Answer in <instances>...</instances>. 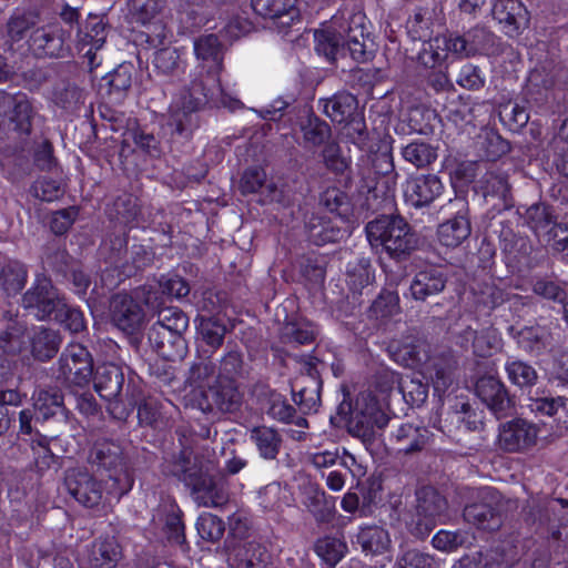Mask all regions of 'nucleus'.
<instances>
[{
	"mask_svg": "<svg viewBox=\"0 0 568 568\" xmlns=\"http://www.w3.org/2000/svg\"><path fill=\"white\" fill-rule=\"evenodd\" d=\"M316 329L308 322L287 323L283 328V338L287 343L310 344L314 341Z\"/></svg>",
	"mask_w": 568,
	"mask_h": 568,
	"instance_id": "864d4df0",
	"label": "nucleus"
},
{
	"mask_svg": "<svg viewBox=\"0 0 568 568\" xmlns=\"http://www.w3.org/2000/svg\"><path fill=\"white\" fill-rule=\"evenodd\" d=\"M166 0H129L131 18L145 27L142 36L152 48H160L171 42L172 32L162 19Z\"/></svg>",
	"mask_w": 568,
	"mask_h": 568,
	"instance_id": "6e6552de",
	"label": "nucleus"
},
{
	"mask_svg": "<svg viewBox=\"0 0 568 568\" xmlns=\"http://www.w3.org/2000/svg\"><path fill=\"white\" fill-rule=\"evenodd\" d=\"M215 365L211 362L202 361L191 366L186 382L190 386L201 389V393L205 387L207 389L211 382L214 378Z\"/></svg>",
	"mask_w": 568,
	"mask_h": 568,
	"instance_id": "5fc2aeb1",
	"label": "nucleus"
},
{
	"mask_svg": "<svg viewBox=\"0 0 568 568\" xmlns=\"http://www.w3.org/2000/svg\"><path fill=\"white\" fill-rule=\"evenodd\" d=\"M59 371L65 382L83 387L93 374L91 355L82 345L71 344L60 357Z\"/></svg>",
	"mask_w": 568,
	"mask_h": 568,
	"instance_id": "2eb2a0df",
	"label": "nucleus"
},
{
	"mask_svg": "<svg viewBox=\"0 0 568 568\" xmlns=\"http://www.w3.org/2000/svg\"><path fill=\"white\" fill-rule=\"evenodd\" d=\"M32 114L31 103L24 94L0 91V132L29 134Z\"/></svg>",
	"mask_w": 568,
	"mask_h": 568,
	"instance_id": "f8f14e48",
	"label": "nucleus"
},
{
	"mask_svg": "<svg viewBox=\"0 0 568 568\" xmlns=\"http://www.w3.org/2000/svg\"><path fill=\"white\" fill-rule=\"evenodd\" d=\"M119 559L120 551L114 541H99L92 549V568H116Z\"/></svg>",
	"mask_w": 568,
	"mask_h": 568,
	"instance_id": "09e8293b",
	"label": "nucleus"
},
{
	"mask_svg": "<svg viewBox=\"0 0 568 568\" xmlns=\"http://www.w3.org/2000/svg\"><path fill=\"white\" fill-rule=\"evenodd\" d=\"M517 342L523 349L535 355L550 352L555 346L552 333L544 326L523 328L518 332Z\"/></svg>",
	"mask_w": 568,
	"mask_h": 568,
	"instance_id": "c756f323",
	"label": "nucleus"
},
{
	"mask_svg": "<svg viewBox=\"0 0 568 568\" xmlns=\"http://www.w3.org/2000/svg\"><path fill=\"white\" fill-rule=\"evenodd\" d=\"M187 327L189 318L181 310L165 307L159 311L158 322L151 327L149 338L163 357L182 358L186 348L182 334Z\"/></svg>",
	"mask_w": 568,
	"mask_h": 568,
	"instance_id": "0eeeda50",
	"label": "nucleus"
},
{
	"mask_svg": "<svg viewBox=\"0 0 568 568\" xmlns=\"http://www.w3.org/2000/svg\"><path fill=\"white\" fill-rule=\"evenodd\" d=\"M26 344L23 329L16 326L0 335V347L4 353L16 354L22 351Z\"/></svg>",
	"mask_w": 568,
	"mask_h": 568,
	"instance_id": "774afa93",
	"label": "nucleus"
},
{
	"mask_svg": "<svg viewBox=\"0 0 568 568\" xmlns=\"http://www.w3.org/2000/svg\"><path fill=\"white\" fill-rule=\"evenodd\" d=\"M470 234V223L462 214L442 223L437 230V237L442 245L447 247H457Z\"/></svg>",
	"mask_w": 568,
	"mask_h": 568,
	"instance_id": "72a5a7b5",
	"label": "nucleus"
},
{
	"mask_svg": "<svg viewBox=\"0 0 568 568\" xmlns=\"http://www.w3.org/2000/svg\"><path fill=\"white\" fill-rule=\"evenodd\" d=\"M323 112L336 123H345L357 112V99L346 92H341L329 99L321 100Z\"/></svg>",
	"mask_w": 568,
	"mask_h": 568,
	"instance_id": "7c9ffc66",
	"label": "nucleus"
},
{
	"mask_svg": "<svg viewBox=\"0 0 568 568\" xmlns=\"http://www.w3.org/2000/svg\"><path fill=\"white\" fill-rule=\"evenodd\" d=\"M194 53L201 61L197 74L191 87L176 97L170 104L166 125L172 134L189 138L197 126L196 111L204 103L212 101L236 109L241 106L237 99L229 98L220 83L222 69V44L215 34H205L195 39Z\"/></svg>",
	"mask_w": 568,
	"mask_h": 568,
	"instance_id": "f257e3e1",
	"label": "nucleus"
},
{
	"mask_svg": "<svg viewBox=\"0 0 568 568\" xmlns=\"http://www.w3.org/2000/svg\"><path fill=\"white\" fill-rule=\"evenodd\" d=\"M266 174L262 169L253 168L244 172L241 180V189L243 193H255L261 190L263 202H281L283 199L282 191L273 182L264 185Z\"/></svg>",
	"mask_w": 568,
	"mask_h": 568,
	"instance_id": "c85d7f7f",
	"label": "nucleus"
},
{
	"mask_svg": "<svg viewBox=\"0 0 568 568\" xmlns=\"http://www.w3.org/2000/svg\"><path fill=\"white\" fill-rule=\"evenodd\" d=\"M363 17L355 14L349 24L346 26L345 50L357 62H364L369 59L371 52L367 42L371 41L362 23Z\"/></svg>",
	"mask_w": 568,
	"mask_h": 568,
	"instance_id": "bb28decb",
	"label": "nucleus"
},
{
	"mask_svg": "<svg viewBox=\"0 0 568 568\" xmlns=\"http://www.w3.org/2000/svg\"><path fill=\"white\" fill-rule=\"evenodd\" d=\"M38 21L39 17L33 11H14L7 22V42L14 43L23 40Z\"/></svg>",
	"mask_w": 568,
	"mask_h": 568,
	"instance_id": "4c0bfd02",
	"label": "nucleus"
},
{
	"mask_svg": "<svg viewBox=\"0 0 568 568\" xmlns=\"http://www.w3.org/2000/svg\"><path fill=\"white\" fill-rule=\"evenodd\" d=\"M446 285V278L442 270L429 267L419 271L413 278L409 292L414 300L425 301L427 297L440 293Z\"/></svg>",
	"mask_w": 568,
	"mask_h": 568,
	"instance_id": "393cba45",
	"label": "nucleus"
},
{
	"mask_svg": "<svg viewBox=\"0 0 568 568\" xmlns=\"http://www.w3.org/2000/svg\"><path fill=\"white\" fill-rule=\"evenodd\" d=\"M106 37V22L98 14H90L78 32L77 48L88 59L91 69L100 64L97 60V51L103 47Z\"/></svg>",
	"mask_w": 568,
	"mask_h": 568,
	"instance_id": "f3484780",
	"label": "nucleus"
},
{
	"mask_svg": "<svg viewBox=\"0 0 568 568\" xmlns=\"http://www.w3.org/2000/svg\"><path fill=\"white\" fill-rule=\"evenodd\" d=\"M381 417L376 399L371 394H359L351 412V424L357 433L366 435L375 425L382 427Z\"/></svg>",
	"mask_w": 568,
	"mask_h": 568,
	"instance_id": "b1692460",
	"label": "nucleus"
},
{
	"mask_svg": "<svg viewBox=\"0 0 568 568\" xmlns=\"http://www.w3.org/2000/svg\"><path fill=\"white\" fill-rule=\"evenodd\" d=\"M346 544L337 537H323L315 544L316 554L331 567H334L346 554Z\"/></svg>",
	"mask_w": 568,
	"mask_h": 568,
	"instance_id": "a18cd8bd",
	"label": "nucleus"
},
{
	"mask_svg": "<svg viewBox=\"0 0 568 568\" xmlns=\"http://www.w3.org/2000/svg\"><path fill=\"white\" fill-rule=\"evenodd\" d=\"M266 554L256 542H244L233 548L229 556L234 568H266Z\"/></svg>",
	"mask_w": 568,
	"mask_h": 568,
	"instance_id": "473e14b6",
	"label": "nucleus"
},
{
	"mask_svg": "<svg viewBox=\"0 0 568 568\" xmlns=\"http://www.w3.org/2000/svg\"><path fill=\"white\" fill-rule=\"evenodd\" d=\"M152 308L160 305V297L154 284H145L134 290L133 295L118 293L110 301V318L119 329L133 334L139 331L145 321L144 312L139 303Z\"/></svg>",
	"mask_w": 568,
	"mask_h": 568,
	"instance_id": "20e7f679",
	"label": "nucleus"
},
{
	"mask_svg": "<svg viewBox=\"0 0 568 568\" xmlns=\"http://www.w3.org/2000/svg\"><path fill=\"white\" fill-rule=\"evenodd\" d=\"M456 82L466 90H479L485 85V77L478 67L467 63L460 69Z\"/></svg>",
	"mask_w": 568,
	"mask_h": 568,
	"instance_id": "0e129e2a",
	"label": "nucleus"
},
{
	"mask_svg": "<svg viewBox=\"0 0 568 568\" xmlns=\"http://www.w3.org/2000/svg\"><path fill=\"white\" fill-rule=\"evenodd\" d=\"M467 542V534L462 531L439 530L432 540L433 546L445 552H452Z\"/></svg>",
	"mask_w": 568,
	"mask_h": 568,
	"instance_id": "bf43d9fd",
	"label": "nucleus"
},
{
	"mask_svg": "<svg viewBox=\"0 0 568 568\" xmlns=\"http://www.w3.org/2000/svg\"><path fill=\"white\" fill-rule=\"evenodd\" d=\"M70 31L64 30L60 24L52 23L36 29L29 38V48L34 55L44 58L63 57L68 50L67 41Z\"/></svg>",
	"mask_w": 568,
	"mask_h": 568,
	"instance_id": "dca6fc26",
	"label": "nucleus"
},
{
	"mask_svg": "<svg viewBox=\"0 0 568 568\" xmlns=\"http://www.w3.org/2000/svg\"><path fill=\"white\" fill-rule=\"evenodd\" d=\"M63 302L51 281L44 276H38L22 298L23 306L38 320L53 318L57 312L63 311Z\"/></svg>",
	"mask_w": 568,
	"mask_h": 568,
	"instance_id": "ddd939ff",
	"label": "nucleus"
},
{
	"mask_svg": "<svg viewBox=\"0 0 568 568\" xmlns=\"http://www.w3.org/2000/svg\"><path fill=\"white\" fill-rule=\"evenodd\" d=\"M296 0H252V8L261 17L275 19L290 13Z\"/></svg>",
	"mask_w": 568,
	"mask_h": 568,
	"instance_id": "3c124183",
	"label": "nucleus"
},
{
	"mask_svg": "<svg viewBox=\"0 0 568 568\" xmlns=\"http://www.w3.org/2000/svg\"><path fill=\"white\" fill-rule=\"evenodd\" d=\"M568 399L562 396L532 398L530 403L531 412L546 416H555L559 409H565Z\"/></svg>",
	"mask_w": 568,
	"mask_h": 568,
	"instance_id": "69168bd1",
	"label": "nucleus"
},
{
	"mask_svg": "<svg viewBox=\"0 0 568 568\" xmlns=\"http://www.w3.org/2000/svg\"><path fill=\"white\" fill-rule=\"evenodd\" d=\"M491 14L509 37L528 27L529 12L520 0H493Z\"/></svg>",
	"mask_w": 568,
	"mask_h": 568,
	"instance_id": "6ab92c4d",
	"label": "nucleus"
},
{
	"mask_svg": "<svg viewBox=\"0 0 568 568\" xmlns=\"http://www.w3.org/2000/svg\"><path fill=\"white\" fill-rule=\"evenodd\" d=\"M366 236L373 248L402 258L415 248V237L407 222L400 216L383 215L367 223Z\"/></svg>",
	"mask_w": 568,
	"mask_h": 568,
	"instance_id": "7ed1b4c3",
	"label": "nucleus"
},
{
	"mask_svg": "<svg viewBox=\"0 0 568 568\" xmlns=\"http://www.w3.org/2000/svg\"><path fill=\"white\" fill-rule=\"evenodd\" d=\"M346 23L336 18L324 28L314 32L315 49L328 60H334L338 53L345 51Z\"/></svg>",
	"mask_w": 568,
	"mask_h": 568,
	"instance_id": "4be33fe9",
	"label": "nucleus"
},
{
	"mask_svg": "<svg viewBox=\"0 0 568 568\" xmlns=\"http://www.w3.org/2000/svg\"><path fill=\"white\" fill-rule=\"evenodd\" d=\"M399 387L403 396L412 405L419 406L427 399L428 385L424 384L418 377L402 381Z\"/></svg>",
	"mask_w": 568,
	"mask_h": 568,
	"instance_id": "052dcab7",
	"label": "nucleus"
},
{
	"mask_svg": "<svg viewBox=\"0 0 568 568\" xmlns=\"http://www.w3.org/2000/svg\"><path fill=\"white\" fill-rule=\"evenodd\" d=\"M481 184L485 195L491 194L506 197L508 193V182L504 174L488 172L483 178Z\"/></svg>",
	"mask_w": 568,
	"mask_h": 568,
	"instance_id": "338daca9",
	"label": "nucleus"
},
{
	"mask_svg": "<svg viewBox=\"0 0 568 568\" xmlns=\"http://www.w3.org/2000/svg\"><path fill=\"white\" fill-rule=\"evenodd\" d=\"M64 481L69 494L88 508L98 507L108 498L115 499L106 493V483L103 485L102 479H98L87 468L69 469Z\"/></svg>",
	"mask_w": 568,
	"mask_h": 568,
	"instance_id": "1a4fd4ad",
	"label": "nucleus"
},
{
	"mask_svg": "<svg viewBox=\"0 0 568 568\" xmlns=\"http://www.w3.org/2000/svg\"><path fill=\"white\" fill-rule=\"evenodd\" d=\"M62 395L55 389H41L34 397L37 419L47 420L62 409Z\"/></svg>",
	"mask_w": 568,
	"mask_h": 568,
	"instance_id": "c03bdc74",
	"label": "nucleus"
},
{
	"mask_svg": "<svg viewBox=\"0 0 568 568\" xmlns=\"http://www.w3.org/2000/svg\"><path fill=\"white\" fill-rule=\"evenodd\" d=\"M60 345L59 335L51 329L39 328L31 337L32 355L39 361L52 358Z\"/></svg>",
	"mask_w": 568,
	"mask_h": 568,
	"instance_id": "ea45409f",
	"label": "nucleus"
},
{
	"mask_svg": "<svg viewBox=\"0 0 568 568\" xmlns=\"http://www.w3.org/2000/svg\"><path fill=\"white\" fill-rule=\"evenodd\" d=\"M402 154L404 159L416 168H424L436 160L435 150L427 143L413 142L407 144Z\"/></svg>",
	"mask_w": 568,
	"mask_h": 568,
	"instance_id": "8fccbe9b",
	"label": "nucleus"
},
{
	"mask_svg": "<svg viewBox=\"0 0 568 568\" xmlns=\"http://www.w3.org/2000/svg\"><path fill=\"white\" fill-rule=\"evenodd\" d=\"M310 237L317 245L337 242L344 237L345 231L336 227L329 221L310 222Z\"/></svg>",
	"mask_w": 568,
	"mask_h": 568,
	"instance_id": "603ef678",
	"label": "nucleus"
},
{
	"mask_svg": "<svg viewBox=\"0 0 568 568\" xmlns=\"http://www.w3.org/2000/svg\"><path fill=\"white\" fill-rule=\"evenodd\" d=\"M399 311V297L397 293L383 291L373 302L371 312L376 318H385L397 314Z\"/></svg>",
	"mask_w": 568,
	"mask_h": 568,
	"instance_id": "13d9d810",
	"label": "nucleus"
},
{
	"mask_svg": "<svg viewBox=\"0 0 568 568\" xmlns=\"http://www.w3.org/2000/svg\"><path fill=\"white\" fill-rule=\"evenodd\" d=\"M446 509V500L433 488L426 487L417 493V504L412 514L408 528L418 538L426 537L437 525Z\"/></svg>",
	"mask_w": 568,
	"mask_h": 568,
	"instance_id": "9d476101",
	"label": "nucleus"
},
{
	"mask_svg": "<svg viewBox=\"0 0 568 568\" xmlns=\"http://www.w3.org/2000/svg\"><path fill=\"white\" fill-rule=\"evenodd\" d=\"M466 335L473 338V349L478 356H489L501 347V337L496 328L487 327L480 332L467 329Z\"/></svg>",
	"mask_w": 568,
	"mask_h": 568,
	"instance_id": "a19ab883",
	"label": "nucleus"
},
{
	"mask_svg": "<svg viewBox=\"0 0 568 568\" xmlns=\"http://www.w3.org/2000/svg\"><path fill=\"white\" fill-rule=\"evenodd\" d=\"M485 30H475L466 37L440 34L423 43L418 53L419 62L427 68H436L447 59L448 54L457 58L474 55L484 49L481 38Z\"/></svg>",
	"mask_w": 568,
	"mask_h": 568,
	"instance_id": "39448f33",
	"label": "nucleus"
},
{
	"mask_svg": "<svg viewBox=\"0 0 568 568\" xmlns=\"http://www.w3.org/2000/svg\"><path fill=\"white\" fill-rule=\"evenodd\" d=\"M243 394L232 377L219 375L209 389L201 393L197 407L203 413H234L242 405Z\"/></svg>",
	"mask_w": 568,
	"mask_h": 568,
	"instance_id": "9b49d317",
	"label": "nucleus"
},
{
	"mask_svg": "<svg viewBox=\"0 0 568 568\" xmlns=\"http://www.w3.org/2000/svg\"><path fill=\"white\" fill-rule=\"evenodd\" d=\"M438 562L426 552L417 549L404 551L398 556L394 568H437Z\"/></svg>",
	"mask_w": 568,
	"mask_h": 568,
	"instance_id": "6e6d98bb",
	"label": "nucleus"
},
{
	"mask_svg": "<svg viewBox=\"0 0 568 568\" xmlns=\"http://www.w3.org/2000/svg\"><path fill=\"white\" fill-rule=\"evenodd\" d=\"M374 281L375 270L368 258L361 257L348 263L346 283L354 300L363 295Z\"/></svg>",
	"mask_w": 568,
	"mask_h": 568,
	"instance_id": "a878e982",
	"label": "nucleus"
},
{
	"mask_svg": "<svg viewBox=\"0 0 568 568\" xmlns=\"http://www.w3.org/2000/svg\"><path fill=\"white\" fill-rule=\"evenodd\" d=\"M393 439L398 452L413 454L422 450L429 439V432L424 426L412 423L402 424L394 433Z\"/></svg>",
	"mask_w": 568,
	"mask_h": 568,
	"instance_id": "cd10ccee",
	"label": "nucleus"
},
{
	"mask_svg": "<svg viewBox=\"0 0 568 568\" xmlns=\"http://www.w3.org/2000/svg\"><path fill=\"white\" fill-rule=\"evenodd\" d=\"M301 131L305 146L316 148L329 142L331 128L316 116H308L306 121L301 124Z\"/></svg>",
	"mask_w": 568,
	"mask_h": 568,
	"instance_id": "37998d69",
	"label": "nucleus"
},
{
	"mask_svg": "<svg viewBox=\"0 0 568 568\" xmlns=\"http://www.w3.org/2000/svg\"><path fill=\"white\" fill-rule=\"evenodd\" d=\"M89 463L98 470L106 471V493L119 500L129 493L133 486V479L126 468L122 449L112 442H98L89 455Z\"/></svg>",
	"mask_w": 568,
	"mask_h": 568,
	"instance_id": "423d86ee",
	"label": "nucleus"
},
{
	"mask_svg": "<svg viewBox=\"0 0 568 568\" xmlns=\"http://www.w3.org/2000/svg\"><path fill=\"white\" fill-rule=\"evenodd\" d=\"M153 65L159 74L164 77L175 75L183 70V63L179 50L175 48H162L155 52Z\"/></svg>",
	"mask_w": 568,
	"mask_h": 568,
	"instance_id": "49530a36",
	"label": "nucleus"
},
{
	"mask_svg": "<svg viewBox=\"0 0 568 568\" xmlns=\"http://www.w3.org/2000/svg\"><path fill=\"white\" fill-rule=\"evenodd\" d=\"M27 281V271L19 262L7 263L0 272V283L8 294L21 291Z\"/></svg>",
	"mask_w": 568,
	"mask_h": 568,
	"instance_id": "de8ad7c7",
	"label": "nucleus"
},
{
	"mask_svg": "<svg viewBox=\"0 0 568 568\" xmlns=\"http://www.w3.org/2000/svg\"><path fill=\"white\" fill-rule=\"evenodd\" d=\"M322 158L325 166L335 173H344L349 166L348 159L341 154L339 145L335 142L324 145Z\"/></svg>",
	"mask_w": 568,
	"mask_h": 568,
	"instance_id": "680f3d73",
	"label": "nucleus"
},
{
	"mask_svg": "<svg viewBox=\"0 0 568 568\" xmlns=\"http://www.w3.org/2000/svg\"><path fill=\"white\" fill-rule=\"evenodd\" d=\"M123 382L121 368L114 364H106L98 368L94 388L102 398L111 400L120 394Z\"/></svg>",
	"mask_w": 568,
	"mask_h": 568,
	"instance_id": "2f4dec72",
	"label": "nucleus"
},
{
	"mask_svg": "<svg viewBox=\"0 0 568 568\" xmlns=\"http://www.w3.org/2000/svg\"><path fill=\"white\" fill-rule=\"evenodd\" d=\"M465 520L483 530H495L500 526V517L496 510L487 504H473L464 510Z\"/></svg>",
	"mask_w": 568,
	"mask_h": 568,
	"instance_id": "e433bc0d",
	"label": "nucleus"
},
{
	"mask_svg": "<svg viewBox=\"0 0 568 568\" xmlns=\"http://www.w3.org/2000/svg\"><path fill=\"white\" fill-rule=\"evenodd\" d=\"M200 536L210 541L219 540L224 534V523L213 514H202L196 521Z\"/></svg>",
	"mask_w": 568,
	"mask_h": 568,
	"instance_id": "4d7b16f0",
	"label": "nucleus"
},
{
	"mask_svg": "<svg viewBox=\"0 0 568 568\" xmlns=\"http://www.w3.org/2000/svg\"><path fill=\"white\" fill-rule=\"evenodd\" d=\"M476 394L498 418L505 416L510 408L507 390L495 376L480 377L476 383Z\"/></svg>",
	"mask_w": 568,
	"mask_h": 568,
	"instance_id": "412c9836",
	"label": "nucleus"
},
{
	"mask_svg": "<svg viewBox=\"0 0 568 568\" xmlns=\"http://www.w3.org/2000/svg\"><path fill=\"white\" fill-rule=\"evenodd\" d=\"M388 352L396 363L414 369H422L429 359L427 346L413 338L392 341L388 345Z\"/></svg>",
	"mask_w": 568,
	"mask_h": 568,
	"instance_id": "5701e85b",
	"label": "nucleus"
},
{
	"mask_svg": "<svg viewBox=\"0 0 568 568\" xmlns=\"http://www.w3.org/2000/svg\"><path fill=\"white\" fill-rule=\"evenodd\" d=\"M526 217L536 235L554 250L565 247V243L568 240V225L557 223L549 206L534 204L527 210Z\"/></svg>",
	"mask_w": 568,
	"mask_h": 568,
	"instance_id": "4468645a",
	"label": "nucleus"
},
{
	"mask_svg": "<svg viewBox=\"0 0 568 568\" xmlns=\"http://www.w3.org/2000/svg\"><path fill=\"white\" fill-rule=\"evenodd\" d=\"M422 375L430 381L434 392L444 394L454 383V365L446 359H434L429 366H423Z\"/></svg>",
	"mask_w": 568,
	"mask_h": 568,
	"instance_id": "f704fd0d",
	"label": "nucleus"
},
{
	"mask_svg": "<svg viewBox=\"0 0 568 568\" xmlns=\"http://www.w3.org/2000/svg\"><path fill=\"white\" fill-rule=\"evenodd\" d=\"M505 371L510 383L518 387H531L538 379L537 371L528 363L509 358L505 364Z\"/></svg>",
	"mask_w": 568,
	"mask_h": 568,
	"instance_id": "79ce46f5",
	"label": "nucleus"
},
{
	"mask_svg": "<svg viewBox=\"0 0 568 568\" xmlns=\"http://www.w3.org/2000/svg\"><path fill=\"white\" fill-rule=\"evenodd\" d=\"M251 439L255 443L260 455L265 459L276 458L282 438L278 433L267 426L255 427L251 432Z\"/></svg>",
	"mask_w": 568,
	"mask_h": 568,
	"instance_id": "58836bf2",
	"label": "nucleus"
},
{
	"mask_svg": "<svg viewBox=\"0 0 568 568\" xmlns=\"http://www.w3.org/2000/svg\"><path fill=\"white\" fill-rule=\"evenodd\" d=\"M443 190V183L435 174L418 175L406 181L404 196L412 206L423 207L434 202Z\"/></svg>",
	"mask_w": 568,
	"mask_h": 568,
	"instance_id": "aec40b11",
	"label": "nucleus"
},
{
	"mask_svg": "<svg viewBox=\"0 0 568 568\" xmlns=\"http://www.w3.org/2000/svg\"><path fill=\"white\" fill-rule=\"evenodd\" d=\"M539 429L535 424L518 418L501 425L498 444L506 452H523L536 444Z\"/></svg>",
	"mask_w": 568,
	"mask_h": 568,
	"instance_id": "a211bd4d",
	"label": "nucleus"
},
{
	"mask_svg": "<svg viewBox=\"0 0 568 568\" xmlns=\"http://www.w3.org/2000/svg\"><path fill=\"white\" fill-rule=\"evenodd\" d=\"M481 148L485 152V156L491 161L497 160L510 150L509 143L494 131H487L485 133Z\"/></svg>",
	"mask_w": 568,
	"mask_h": 568,
	"instance_id": "e2e57ef3",
	"label": "nucleus"
},
{
	"mask_svg": "<svg viewBox=\"0 0 568 568\" xmlns=\"http://www.w3.org/2000/svg\"><path fill=\"white\" fill-rule=\"evenodd\" d=\"M356 542L365 555H378L386 551L390 545L388 532L378 526L363 527L356 536Z\"/></svg>",
	"mask_w": 568,
	"mask_h": 568,
	"instance_id": "c9c22d12",
	"label": "nucleus"
},
{
	"mask_svg": "<svg viewBox=\"0 0 568 568\" xmlns=\"http://www.w3.org/2000/svg\"><path fill=\"white\" fill-rule=\"evenodd\" d=\"M210 464H197V457L184 452L174 474L191 488L193 500L201 507H220L227 501V493L209 475Z\"/></svg>",
	"mask_w": 568,
	"mask_h": 568,
	"instance_id": "f03ea898",
	"label": "nucleus"
}]
</instances>
